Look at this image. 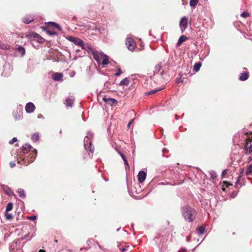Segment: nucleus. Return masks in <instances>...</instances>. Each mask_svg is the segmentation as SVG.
Masks as SVG:
<instances>
[{
	"instance_id": "nucleus-1",
	"label": "nucleus",
	"mask_w": 252,
	"mask_h": 252,
	"mask_svg": "<svg viewBox=\"0 0 252 252\" xmlns=\"http://www.w3.org/2000/svg\"><path fill=\"white\" fill-rule=\"evenodd\" d=\"M182 214L185 219L189 222L192 221L195 218L196 211L189 206L182 208Z\"/></svg>"
},
{
	"instance_id": "nucleus-2",
	"label": "nucleus",
	"mask_w": 252,
	"mask_h": 252,
	"mask_svg": "<svg viewBox=\"0 0 252 252\" xmlns=\"http://www.w3.org/2000/svg\"><path fill=\"white\" fill-rule=\"evenodd\" d=\"M93 137V133L90 132L87 133V135L84 138V147L87 151H90L92 153L94 151V147L92 145L91 139Z\"/></svg>"
},
{
	"instance_id": "nucleus-3",
	"label": "nucleus",
	"mask_w": 252,
	"mask_h": 252,
	"mask_svg": "<svg viewBox=\"0 0 252 252\" xmlns=\"http://www.w3.org/2000/svg\"><path fill=\"white\" fill-rule=\"evenodd\" d=\"M88 50H89V51L91 52L94 58L97 62L98 64H100L101 61L102 60L104 54L102 52H98L96 51L91 46L88 47Z\"/></svg>"
},
{
	"instance_id": "nucleus-4",
	"label": "nucleus",
	"mask_w": 252,
	"mask_h": 252,
	"mask_svg": "<svg viewBox=\"0 0 252 252\" xmlns=\"http://www.w3.org/2000/svg\"><path fill=\"white\" fill-rule=\"evenodd\" d=\"M68 40L71 41V42L73 43L74 44L80 46L82 49L88 50V47H90V46L88 45L85 46L84 44V42L82 40L76 37L69 36L68 38Z\"/></svg>"
},
{
	"instance_id": "nucleus-5",
	"label": "nucleus",
	"mask_w": 252,
	"mask_h": 252,
	"mask_svg": "<svg viewBox=\"0 0 252 252\" xmlns=\"http://www.w3.org/2000/svg\"><path fill=\"white\" fill-rule=\"evenodd\" d=\"M36 155L37 151L35 149H33L30 154V157H29L27 159L22 158L23 162V164L27 165L29 163L32 162L34 160ZM18 162L22 164L20 161H18Z\"/></svg>"
},
{
	"instance_id": "nucleus-6",
	"label": "nucleus",
	"mask_w": 252,
	"mask_h": 252,
	"mask_svg": "<svg viewBox=\"0 0 252 252\" xmlns=\"http://www.w3.org/2000/svg\"><path fill=\"white\" fill-rule=\"evenodd\" d=\"M126 44L127 48L130 51H133L135 48L136 44L134 40L129 37H127L126 39Z\"/></svg>"
},
{
	"instance_id": "nucleus-7",
	"label": "nucleus",
	"mask_w": 252,
	"mask_h": 252,
	"mask_svg": "<svg viewBox=\"0 0 252 252\" xmlns=\"http://www.w3.org/2000/svg\"><path fill=\"white\" fill-rule=\"evenodd\" d=\"M188 21V18L186 16L183 17L181 19L180 22V28L182 31V32H183L187 28Z\"/></svg>"
},
{
	"instance_id": "nucleus-8",
	"label": "nucleus",
	"mask_w": 252,
	"mask_h": 252,
	"mask_svg": "<svg viewBox=\"0 0 252 252\" xmlns=\"http://www.w3.org/2000/svg\"><path fill=\"white\" fill-rule=\"evenodd\" d=\"M1 188L3 189V191L7 195L11 196L12 195H14L15 196L13 191L10 189L8 186H5L4 185H1Z\"/></svg>"
},
{
	"instance_id": "nucleus-9",
	"label": "nucleus",
	"mask_w": 252,
	"mask_h": 252,
	"mask_svg": "<svg viewBox=\"0 0 252 252\" xmlns=\"http://www.w3.org/2000/svg\"><path fill=\"white\" fill-rule=\"evenodd\" d=\"M35 108V106L32 102L28 103L25 107V110L26 112L28 113H30L33 112Z\"/></svg>"
},
{
	"instance_id": "nucleus-10",
	"label": "nucleus",
	"mask_w": 252,
	"mask_h": 252,
	"mask_svg": "<svg viewBox=\"0 0 252 252\" xmlns=\"http://www.w3.org/2000/svg\"><path fill=\"white\" fill-rule=\"evenodd\" d=\"M146 177V173L144 171H140L138 174V180L140 183L143 182Z\"/></svg>"
},
{
	"instance_id": "nucleus-11",
	"label": "nucleus",
	"mask_w": 252,
	"mask_h": 252,
	"mask_svg": "<svg viewBox=\"0 0 252 252\" xmlns=\"http://www.w3.org/2000/svg\"><path fill=\"white\" fill-rule=\"evenodd\" d=\"M34 19V16L33 15H26V16H25L22 20H23V22L25 23V24H29L30 23L32 22V21H33Z\"/></svg>"
},
{
	"instance_id": "nucleus-12",
	"label": "nucleus",
	"mask_w": 252,
	"mask_h": 252,
	"mask_svg": "<svg viewBox=\"0 0 252 252\" xmlns=\"http://www.w3.org/2000/svg\"><path fill=\"white\" fill-rule=\"evenodd\" d=\"M63 75L61 73H55L52 74V79L56 81H60L63 80Z\"/></svg>"
},
{
	"instance_id": "nucleus-13",
	"label": "nucleus",
	"mask_w": 252,
	"mask_h": 252,
	"mask_svg": "<svg viewBox=\"0 0 252 252\" xmlns=\"http://www.w3.org/2000/svg\"><path fill=\"white\" fill-rule=\"evenodd\" d=\"M30 36L31 37L33 38L34 40H36L39 42H42L43 40V38L41 37V36L35 33V32H32L29 34Z\"/></svg>"
},
{
	"instance_id": "nucleus-14",
	"label": "nucleus",
	"mask_w": 252,
	"mask_h": 252,
	"mask_svg": "<svg viewBox=\"0 0 252 252\" xmlns=\"http://www.w3.org/2000/svg\"><path fill=\"white\" fill-rule=\"evenodd\" d=\"M246 149L249 153L252 152V141L250 139H247L246 144Z\"/></svg>"
},
{
	"instance_id": "nucleus-15",
	"label": "nucleus",
	"mask_w": 252,
	"mask_h": 252,
	"mask_svg": "<svg viewBox=\"0 0 252 252\" xmlns=\"http://www.w3.org/2000/svg\"><path fill=\"white\" fill-rule=\"evenodd\" d=\"M32 146L28 144H25L22 147V151L24 154L28 153L31 150Z\"/></svg>"
},
{
	"instance_id": "nucleus-16",
	"label": "nucleus",
	"mask_w": 252,
	"mask_h": 252,
	"mask_svg": "<svg viewBox=\"0 0 252 252\" xmlns=\"http://www.w3.org/2000/svg\"><path fill=\"white\" fill-rule=\"evenodd\" d=\"M17 242H13L10 247V250L11 252H23L22 250L19 249L18 250L17 249Z\"/></svg>"
},
{
	"instance_id": "nucleus-17",
	"label": "nucleus",
	"mask_w": 252,
	"mask_h": 252,
	"mask_svg": "<svg viewBox=\"0 0 252 252\" xmlns=\"http://www.w3.org/2000/svg\"><path fill=\"white\" fill-rule=\"evenodd\" d=\"M103 100L110 105H113L117 103V100L114 98L103 97Z\"/></svg>"
},
{
	"instance_id": "nucleus-18",
	"label": "nucleus",
	"mask_w": 252,
	"mask_h": 252,
	"mask_svg": "<svg viewBox=\"0 0 252 252\" xmlns=\"http://www.w3.org/2000/svg\"><path fill=\"white\" fill-rule=\"evenodd\" d=\"M102 61L101 62V64L103 65H107L109 63V57L107 55L104 54V57L102 58Z\"/></svg>"
},
{
	"instance_id": "nucleus-19",
	"label": "nucleus",
	"mask_w": 252,
	"mask_h": 252,
	"mask_svg": "<svg viewBox=\"0 0 252 252\" xmlns=\"http://www.w3.org/2000/svg\"><path fill=\"white\" fill-rule=\"evenodd\" d=\"M187 39V37L185 35H182L180 36L179 39H178V43L177 44V46H179L183 42L186 41Z\"/></svg>"
},
{
	"instance_id": "nucleus-20",
	"label": "nucleus",
	"mask_w": 252,
	"mask_h": 252,
	"mask_svg": "<svg viewBox=\"0 0 252 252\" xmlns=\"http://www.w3.org/2000/svg\"><path fill=\"white\" fill-rule=\"evenodd\" d=\"M248 78V73L244 72L241 74L239 79L241 81H245Z\"/></svg>"
},
{
	"instance_id": "nucleus-21",
	"label": "nucleus",
	"mask_w": 252,
	"mask_h": 252,
	"mask_svg": "<svg viewBox=\"0 0 252 252\" xmlns=\"http://www.w3.org/2000/svg\"><path fill=\"white\" fill-rule=\"evenodd\" d=\"M93 27H91V28H92L93 30H97L100 33H102L105 31L104 28H97V26H96L95 24H93Z\"/></svg>"
},
{
	"instance_id": "nucleus-22",
	"label": "nucleus",
	"mask_w": 252,
	"mask_h": 252,
	"mask_svg": "<svg viewBox=\"0 0 252 252\" xmlns=\"http://www.w3.org/2000/svg\"><path fill=\"white\" fill-rule=\"evenodd\" d=\"M64 103L65 104L66 106L71 107L73 104V99L70 97H68L66 99Z\"/></svg>"
},
{
	"instance_id": "nucleus-23",
	"label": "nucleus",
	"mask_w": 252,
	"mask_h": 252,
	"mask_svg": "<svg viewBox=\"0 0 252 252\" xmlns=\"http://www.w3.org/2000/svg\"><path fill=\"white\" fill-rule=\"evenodd\" d=\"M17 192L19 195V196L21 198H25L26 196L25 191L21 189H19L17 190Z\"/></svg>"
},
{
	"instance_id": "nucleus-24",
	"label": "nucleus",
	"mask_w": 252,
	"mask_h": 252,
	"mask_svg": "<svg viewBox=\"0 0 252 252\" xmlns=\"http://www.w3.org/2000/svg\"><path fill=\"white\" fill-rule=\"evenodd\" d=\"M129 84V81L127 78L123 79L120 83V86H128Z\"/></svg>"
},
{
	"instance_id": "nucleus-25",
	"label": "nucleus",
	"mask_w": 252,
	"mask_h": 252,
	"mask_svg": "<svg viewBox=\"0 0 252 252\" xmlns=\"http://www.w3.org/2000/svg\"><path fill=\"white\" fill-rule=\"evenodd\" d=\"M17 51L18 52L21 53V55L23 56L25 54V49L22 46H19L17 48Z\"/></svg>"
},
{
	"instance_id": "nucleus-26",
	"label": "nucleus",
	"mask_w": 252,
	"mask_h": 252,
	"mask_svg": "<svg viewBox=\"0 0 252 252\" xmlns=\"http://www.w3.org/2000/svg\"><path fill=\"white\" fill-rule=\"evenodd\" d=\"M32 139L34 142L37 141L39 139V134L37 132L34 133L32 137Z\"/></svg>"
},
{
	"instance_id": "nucleus-27",
	"label": "nucleus",
	"mask_w": 252,
	"mask_h": 252,
	"mask_svg": "<svg viewBox=\"0 0 252 252\" xmlns=\"http://www.w3.org/2000/svg\"><path fill=\"white\" fill-rule=\"evenodd\" d=\"M201 66V63H195L194 65L193 70L196 72L198 71L200 69Z\"/></svg>"
},
{
	"instance_id": "nucleus-28",
	"label": "nucleus",
	"mask_w": 252,
	"mask_h": 252,
	"mask_svg": "<svg viewBox=\"0 0 252 252\" xmlns=\"http://www.w3.org/2000/svg\"><path fill=\"white\" fill-rule=\"evenodd\" d=\"M199 0H190L189 1V4L191 7H194L196 6Z\"/></svg>"
},
{
	"instance_id": "nucleus-29",
	"label": "nucleus",
	"mask_w": 252,
	"mask_h": 252,
	"mask_svg": "<svg viewBox=\"0 0 252 252\" xmlns=\"http://www.w3.org/2000/svg\"><path fill=\"white\" fill-rule=\"evenodd\" d=\"M232 184L227 182V181H224L223 182V185H222V189L223 190V191H225V188L224 187V186H226V187H228L229 186H232Z\"/></svg>"
},
{
	"instance_id": "nucleus-30",
	"label": "nucleus",
	"mask_w": 252,
	"mask_h": 252,
	"mask_svg": "<svg viewBox=\"0 0 252 252\" xmlns=\"http://www.w3.org/2000/svg\"><path fill=\"white\" fill-rule=\"evenodd\" d=\"M48 24L49 25H52L53 26H54V27L57 28L59 31L61 30V28L60 26L58 24H57L55 22H49Z\"/></svg>"
},
{
	"instance_id": "nucleus-31",
	"label": "nucleus",
	"mask_w": 252,
	"mask_h": 252,
	"mask_svg": "<svg viewBox=\"0 0 252 252\" xmlns=\"http://www.w3.org/2000/svg\"><path fill=\"white\" fill-rule=\"evenodd\" d=\"M13 208V204L12 203H8L6 207V212L10 211Z\"/></svg>"
},
{
	"instance_id": "nucleus-32",
	"label": "nucleus",
	"mask_w": 252,
	"mask_h": 252,
	"mask_svg": "<svg viewBox=\"0 0 252 252\" xmlns=\"http://www.w3.org/2000/svg\"><path fill=\"white\" fill-rule=\"evenodd\" d=\"M252 173V165H250L246 170V174L247 175L251 174Z\"/></svg>"
},
{
	"instance_id": "nucleus-33",
	"label": "nucleus",
	"mask_w": 252,
	"mask_h": 252,
	"mask_svg": "<svg viewBox=\"0 0 252 252\" xmlns=\"http://www.w3.org/2000/svg\"><path fill=\"white\" fill-rule=\"evenodd\" d=\"M205 231V228L204 226H201L198 228V233L200 234H202Z\"/></svg>"
},
{
	"instance_id": "nucleus-34",
	"label": "nucleus",
	"mask_w": 252,
	"mask_h": 252,
	"mask_svg": "<svg viewBox=\"0 0 252 252\" xmlns=\"http://www.w3.org/2000/svg\"><path fill=\"white\" fill-rule=\"evenodd\" d=\"M6 219L7 220H10L13 219V216L12 214H9L6 212L5 214Z\"/></svg>"
},
{
	"instance_id": "nucleus-35",
	"label": "nucleus",
	"mask_w": 252,
	"mask_h": 252,
	"mask_svg": "<svg viewBox=\"0 0 252 252\" xmlns=\"http://www.w3.org/2000/svg\"><path fill=\"white\" fill-rule=\"evenodd\" d=\"M0 48L2 49H8L9 48V46L4 44H2L0 41Z\"/></svg>"
},
{
	"instance_id": "nucleus-36",
	"label": "nucleus",
	"mask_w": 252,
	"mask_h": 252,
	"mask_svg": "<svg viewBox=\"0 0 252 252\" xmlns=\"http://www.w3.org/2000/svg\"><path fill=\"white\" fill-rule=\"evenodd\" d=\"M211 177L212 179H215L217 177V174L216 172L211 171L210 172Z\"/></svg>"
},
{
	"instance_id": "nucleus-37",
	"label": "nucleus",
	"mask_w": 252,
	"mask_h": 252,
	"mask_svg": "<svg viewBox=\"0 0 252 252\" xmlns=\"http://www.w3.org/2000/svg\"><path fill=\"white\" fill-rule=\"evenodd\" d=\"M162 89H158V90H153V91H150L148 92V93H147V94L150 95V94H155L156 92H157L158 91L161 90Z\"/></svg>"
},
{
	"instance_id": "nucleus-38",
	"label": "nucleus",
	"mask_w": 252,
	"mask_h": 252,
	"mask_svg": "<svg viewBox=\"0 0 252 252\" xmlns=\"http://www.w3.org/2000/svg\"><path fill=\"white\" fill-rule=\"evenodd\" d=\"M179 75H180V77H178L176 79V82L177 83H182L183 82V80L182 78V75L181 74H180Z\"/></svg>"
},
{
	"instance_id": "nucleus-39",
	"label": "nucleus",
	"mask_w": 252,
	"mask_h": 252,
	"mask_svg": "<svg viewBox=\"0 0 252 252\" xmlns=\"http://www.w3.org/2000/svg\"><path fill=\"white\" fill-rule=\"evenodd\" d=\"M241 16L244 18H247V17L250 16V14L248 12H244L241 13Z\"/></svg>"
},
{
	"instance_id": "nucleus-40",
	"label": "nucleus",
	"mask_w": 252,
	"mask_h": 252,
	"mask_svg": "<svg viewBox=\"0 0 252 252\" xmlns=\"http://www.w3.org/2000/svg\"><path fill=\"white\" fill-rule=\"evenodd\" d=\"M17 141V139L16 137L13 138L11 140L9 141V144H13L14 142H16Z\"/></svg>"
},
{
	"instance_id": "nucleus-41",
	"label": "nucleus",
	"mask_w": 252,
	"mask_h": 252,
	"mask_svg": "<svg viewBox=\"0 0 252 252\" xmlns=\"http://www.w3.org/2000/svg\"><path fill=\"white\" fill-rule=\"evenodd\" d=\"M122 73V71L120 68L118 69V72L115 74V75L116 76H120Z\"/></svg>"
},
{
	"instance_id": "nucleus-42",
	"label": "nucleus",
	"mask_w": 252,
	"mask_h": 252,
	"mask_svg": "<svg viewBox=\"0 0 252 252\" xmlns=\"http://www.w3.org/2000/svg\"><path fill=\"white\" fill-rule=\"evenodd\" d=\"M28 219L31 220H34L36 219V216H31V217H28Z\"/></svg>"
},
{
	"instance_id": "nucleus-43",
	"label": "nucleus",
	"mask_w": 252,
	"mask_h": 252,
	"mask_svg": "<svg viewBox=\"0 0 252 252\" xmlns=\"http://www.w3.org/2000/svg\"><path fill=\"white\" fill-rule=\"evenodd\" d=\"M47 32L50 35H56L57 34V33L55 32H51L49 30H48L47 31Z\"/></svg>"
},
{
	"instance_id": "nucleus-44",
	"label": "nucleus",
	"mask_w": 252,
	"mask_h": 252,
	"mask_svg": "<svg viewBox=\"0 0 252 252\" xmlns=\"http://www.w3.org/2000/svg\"><path fill=\"white\" fill-rule=\"evenodd\" d=\"M123 160L124 161V163H125V164L127 166V167H129V165H128V161L127 160V159H126V158H125L124 159H123Z\"/></svg>"
},
{
	"instance_id": "nucleus-45",
	"label": "nucleus",
	"mask_w": 252,
	"mask_h": 252,
	"mask_svg": "<svg viewBox=\"0 0 252 252\" xmlns=\"http://www.w3.org/2000/svg\"><path fill=\"white\" fill-rule=\"evenodd\" d=\"M240 178H241V176H239V177L238 178V179H237V181H236V182L235 186H237V184L239 183L240 180Z\"/></svg>"
},
{
	"instance_id": "nucleus-46",
	"label": "nucleus",
	"mask_w": 252,
	"mask_h": 252,
	"mask_svg": "<svg viewBox=\"0 0 252 252\" xmlns=\"http://www.w3.org/2000/svg\"><path fill=\"white\" fill-rule=\"evenodd\" d=\"M227 170L226 169H224L222 172V176H224L225 174H226Z\"/></svg>"
},
{
	"instance_id": "nucleus-47",
	"label": "nucleus",
	"mask_w": 252,
	"mask_h": 252,
	"mask_svg": "<svg viewBox=\"0 0 252 252\" xmlns=\"http://www.w3.org/2000/svg\"><path fill=\"white\" fill-rule=\"evenodd\" d=\"M168 152V150L167 149H166V148H164V149H163V150H162L163 155L164 153H166V152Z\"/></svg>"
},
{
	"instance_id": "nucleus-48",
	"label": "nucleus",
	"mask_w": 252,
	"mask_h": 252,
	"mask_svg": "<svg viewBox=\"0 0 252 252\" xmlns=\"http://www.w3.org/2000/svg\"><path fill=\"white\" fill-rule=\"evenodd\" d=\"M119 154H120L121 157H122V158H123V159H124L125 158H126L125 157V155L123 153H122L121 152H119Z\"/></svg>"
},
{
	"instance_id": "nucleus-49",
	"label": "nucleus",
	"mask_w": 252,
	"mask_h": 252,
	"mask_svg": "<svg viewBox=\"0 0 252 252\" xmlns=\"http://www.w3.org/2000/svg\"><path fill=\"white\" fill-rule=\"evenodd\" d=\"M10 165L11 167H14L15 166V163L11 162L10 163Z\"/></svg>"
},
{
	"instance_id": "nucleus-50",
	"label": "nucleus",
	"mask_w": 252,
	"mask_h": 252,
	"mask_svg": "<svg viewBox=\"0 0 252 252\" xmlns=\"http://www.w3.org/2000/svg\"><path fill=\"white\" fill-rule=\"evenodd\" d=\"M161 67V65L159 64H158L156 66V69H158V71H159L160 68Z\"/></svg>"
},
{
	"instance_id": "nucleus-51",
	"label": "nucleus",
	"mask_w": 252,
	"mask_h": 252,
	"mask_svg": "<svg viewBox=\"0 0 252 252\" xmlns=\"http://www.w3.org/2000/svg\"><path fill=\"white\" fill-rule=\"evenodd\" d=\"M133 120H132L130 122H129V123L127 124V127L128 128L130 127L131 124L132 123Z\"/></svg>"
},
{
	"instance_id": "nucleus-52",
	"label": "nucleus",
	"mask_w": 252,
	"mask_h": 252,
	"mask_svg": "<svg viewBox=\"0 0 252 252\" xmlns=\"http://www.w3.org/2000/svg\"><path fill=\"white\" fill-rule=\"evenodd\" d=\"M121 251L122 252H125L126 251V249L124 248H122V249H121Z\"/></svg>"
},
{
	"instance_id": "nucleus-53",
	"label": "nucleus",
	"mask_w": 252,
	"mask_h": 252,
	"mask_svg": "<svg viewBox=\"0 0 252 252\" xmlns=\"http://www.w3.org/2000/svg\"><path fill=\"white\" fill-rule=\"evenodd\" d=\"M38 252H45V251L43 250H40Z\"/></svg>"
},
{
	"instance_id": "nucleus-54",
	"label": "nucleus",
	"mask_w": 252,
	"mask_h": 252,
	"mask_svg": "<svg viewBox=\"0 0 252 252\" xmlns=\"http://www.w3.org/2000/svg\"><path fill=\"white\" fill-rule=\"evenodd\" d=\"M42 116L41 115H39L38 116V118H42Z\"/></svg>"
},
{
	"instance_id": "nucleus-55",
	"label": "nucleus",
	"mask_w": 252,
	"mask_h": 252,
	"mask_svg": "<svg viewBox=\"0 0 252 252\" xmlns=\"http://www.w3.org/2000/svg\"><path fill=\"white\" fill-rule=\"evenodd\" d=\"M28 236H29V234H27V235H26L25 236V237H24V238H27V237H28Z\"/></svg>"
},
{
	"instance_id": "nucleus-56",
	"label": "nucleus",
	"mask_w": 252,
	"mask_h": 252,
	"mask_svg": "<svg viewBox=\"0 0 252 252\" xmlns=\"http://www.w3.org/2000/svg\"><path fill=\"white\" fill-rule=\"evenodd\" d=\"M176 119L178 120V118H177V115H176Z\"/></svg>"
}]
</instances>
